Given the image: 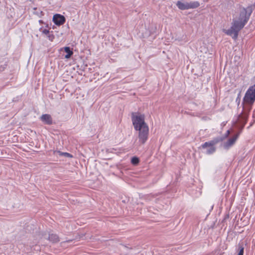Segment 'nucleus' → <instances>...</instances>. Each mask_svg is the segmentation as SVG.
I'll return each mask as SVG.
<instances>
[{"label":"nucleus","mask_w":255,"mask_h":255,"mask_svg":"<svg viewBox=\"0 0 255 255\" xmlns=\"http://www.w3.org/2000/svg\"><path fill=\"white\" fill-rule=\"evenodd\" d=\"M59 155L60 156H64L67 157L72 158L73 155L68 152H63L60 151H57Z\"/></svg>","instance_id":"obj_13"},{"label":"nucleus","mask_w":255,"mask_h":255,"mask_svg":"<svg viewBox=\"0 0 255 255\" xmlns=\"http://www.w3.org/2000/svg\"><path fill=\"white\" fill-rule=\"evenodd\" d=\"M217 142V141L211 140L208 142H206L204 144H202L201 147L203 148H206L207 147H210V149L208 151V154L213 153L215 151V148L214 145Z\"/></svg>","instance_id":"obj_6"},{"label":"nucleus","mask_w":255,"mask_h":255,"mask_svg":"<svg viewBox=\"0 0 255 255\" xmlns=\"http://www.w3.org/2000/svg\"><path fill=\"white\" fill-rule=\"evenodd\" d=\"M42 33L46 35H48L50 33V32L49 31V30L48 29H44L42 30Z\"/></svg>","instance_id":"obj_17"},{"label":"nucleus","mask_w":255,"mask_h":255,"mask_svg":"<svg viewBox=\"0 0 255 255\" xmlns=\"http://www.w3.org/2000/svg\"><path fill=\"white\" fill-rule=\"evenodd\" d=\"M47 37L48 38V39L50 41H53V40L55 38V36L54 35V34L52 33V31H51L48 35H47Z\"/></svg>","instance_id":"obj_16"},{"label":"nucleus","mask_w":255,"mask_h":255,"mask_svg":"<svg viewBox=\"0 0 255 255\" xmlns=\"http://www.w3.org/2000/svg\"><path fill=\"white\" fill-rule=\"evenodd\" d=\"M65 21V17L60 14H55L53 16V21L57 25L63 24Z\"/></svg>","instance_id":"obj_5"},{"label":"nucleus","mask_w":255,"mask_h":255,"mask_svg":"<svg viewBox=\"0 0 255 255\" xmlns=\"http://www.w3.org/2000/svg\"><path fill=\"white\" fill-rule=\"evenodd\" d=\"M135 130L138 131L139 141L144 144L147 140L149 133V128L147 124L142 123L133 126Z\"/></svg>","instance_id":"obj_2"},{"label":"nucleus","mask_w":255,"mask_h":255,"mask_svg":"<svg viewBox=\"0 0 255 255\" xmlns=\"http://www.w3.org/2000/svg\"><path fill=\"white\" fill-rule=\"evenodd\" d=\"M40 119L43 123L47 125H51L52 124V120L50 115H42L40 117Z\"/></svg>","instance_id":"obj_8"},{"label":"nucleus","mask_w":255,"mask_h":255,"mask_svg":"<svg viewBox=\"0 0 255 255\" xmlns=\"http://www.w3.org/2000/svg\"><path fill=\"white\" fill-rule=\"evenodd\" d=\"M239 137V134H236L233 137L230 138L227 142L224 143V147L228 149L232 146L236 141Z\"/></svg>","instance_id":"obj_7"},{"label":"nucleus","mask_w":255,"mask_h":255,"mask_svg":"<svg viewBox=\"0 0 255 255\" xmlns=\"http://www.w3.org/2000/svg\"><path fill=\"white\" fill-rule=\"evenodd\" d=\"M187 3V2H184L182 1H178L176 3V5L181 10L188 9Z\"/></svg>","instance_id":"obj_9"},{"label":"nucleus","mask_w":255,"mask_h":255,"mask_svg":"<svg viewBox=\"0 0 255 255\" xmlns=\"http://www.w3.org/2000/svg\"><path fill=\"white\" fill-rule=\"evenodd\" d=\"M64 50L65 52L67 53V54L65 56V58L66 59L69 58L73 54V51L70 50L69 47H65Z\"/></svg>","instance_id":"obj_12"},{"label":"nucleus","mask_w":255,"mask_h":255,"mask_svg":"<svg viewBox=\"0 0 255 255\" xmlns=\"http://www.w3.org/2000/svg\"><path fill=\"white\" fill-rule=\"evenodd\" d=\"M239 252L238 255H243L244 252V248L243 247V245L239 244Z\"/></svg>","instance_id":"obj_15"},{"label":"nucleus","mask_w":255,"mask_h":255,"mask_svg":"<svg viewBox=\"0 0 255 255\" xmlns=\"http://www.w3.org/2000/svg\"><path fill=\"white\" fill-rule=\"evenodd\" d=\"M131 121L133 126H136L142 123H145V116L140 113H132L131 114Z\"/></svg>","instance_id":"obj_4"},{"label":"nucleus","mask_w":255,"mask_h":255,"mask_svg":"<svg viewBox=\"0 0 255 255\" xmlns=\"http://www.w3.org/2000/svg\"><path fill=\"white\" fill-rule=\"evenodd\" d=\"M250 13L248 14L247 9L241 8L240 9L239 15L233 19L232 26L229 29H224V32L236 40L237 39L239 31L247 23Z\"/></svg>","instance_id":"obj_1"},{"label":"nucleus","mask_w":255,"mask_h":255,"mask_svg":"<svg viewBox=\"0 0 255 255\" xmlns=\"http://www.w3.org/2000/svg\"><path fill=\"white\" fill-rule=\"evenodd\" d=\"M255 101V84L249 87L243 99L245 104L252 105Z\"/></svg>","instance_id":"obj_3"},{"label":"nucleus","mask_w":255,"mask_h":255,"mask_svg":"<svg viewBox=\"0 0 255 255\" xmlns=\"http://www.w3.org/2000/svg\"><path fill=\"white\" fill-rule=\"evenodd\" d=\"M139 162V159L136 157H133L131 158V162L133 165L137 164Z\"/></svg>","instance_id":"obj_14"},{"label":"nucleus","mask_w":255,"mask_h":255,"mask_svg":"<svg viewBox=\"0 0 255 255\" xmlns=\"http://www.w3.org/2000/svg\"><path fill=\"white\" fill-rule=\"evenodd\" d=\"M48 239L51 242L53 243H57L59 241L58 236L57 235L54 234L49 235Z\"/></svg>","instance_id":"obj_11"},{"label":"nucleus","mask_w":255,"mask_h":255,"mask_svg":"<svg viewBox=\"0 0 255 255\" xmlns=\"http://www.w3.org/2000/svg\"><path fill=\"white\" fill-rule=\"evenodd\" d=\"M187 3H188V9L196 8L199 7L200 5V3L197 1H191L190 2H188Z\"/></svg>","instance_id":"obj_10"}]
</instances>
